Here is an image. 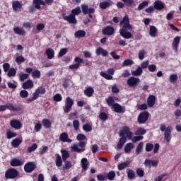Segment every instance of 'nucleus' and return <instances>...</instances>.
<instances>
[{"mask_svg":"<svg viewBox=\"0 0 181 181\" xmlns=\"http://www.w3.org/2000/svg\"><path fill=\"white\" fill-rule=\"evenodd\" d=\"M149 119V112L148 111H144L140 112L137 118V122L139 124H145Z\"/></svg>","mask_w":181,"mask_h":181,"instance_id":"nucleus-9","label":"nucleus"},{"mask_svg":"<svg viewBox=\"0 0 181 181\" xmlns=\"http://www.w3.org/2000/svg\"><path fill=\"white\" fill-rule=\"evenodd\" d=\"M95 54H97V56H100L102 55L103 57H107V56H108V51L104 49L103 47H99L96 51H95Z\"/></svg>","mask_w":181,"mask_h":181,"instance_id":"nucleus-22","label":"nucleus"},{"mask_svg":"<svg viewBox=\"0 0 181 181\" xmlns=\"http://www.w3.org/2000/svg\"><path fill=\"white\" fill-rule=\"evenodd\" d=\"M86 141H79L78 143V146H77V144H74L73 146H71V149L74 151V152H77L78 153H81V152H84V151H86Z\"/></svg>","mask_w":181,"mask_h":181,"instance_id":"nucleus-8","label":"nucleus"},{"mask_svg":"<svg viewBox=\"0 0 181 181\" xmlns=\"http://www.w3.org/2000/svg\"><path fill=\"white\" fill-rule=\"evenodd\" d=\"M74 104V101H73L70 98V97L66 98V100L65 102V107H64V111L66 114H69V112L71 111V108Z\"/></svg>","mask_w":181,"mask_h":181,"instance_id":"nucleus-10","label":"nucleus"},{"mask_svg":"<svg viewBox=\"0 0 181 181\" xmlns=\"http://www.w3.org/2000/svg\"><path fill=\"white\" fill-rule=\"evenodd\" d=\"M42 125L46 129H49L52 128V122L49 119H43Z\"/></svg>","mask_w":181,"mask_h":181,"instance_id":"nucleus-30","label":"nucleus"},{"mask_svg":"<svg viewBox=\"0 0 181 181\" xmlns=\"http://www.w3.org/2000/svg\"><path fill=\"white\" fill-rule=\"evenodd\" d=\"M36 169V164L33 162H28L24 165V170L25 173H32Z\"/></svg>","mask_w":181,"mask_h":181,"instance_id":"nucleus-12","label":"nucleus"},{"mask_svg":"<svg viewBox=\"0 0 181 181\" xmlns=\"http://www.w3.org/2000/svg\"><path fill=\"white\" fill-rule=\"evenodd\" d=\"M102 33L104 36H112L115 33V30L112 26L107 25L102 30Z\"/></svg>","mask_w":181,"mask_h":181,"instance_id":"nucleus-13","label":"nucleus"},{"mask_svg":"<svg viewBox=\"0 0 181 181\" xmlns=\"http://www.w3.org/2000/svg\"><path fill=\"white\" fill-rule=\"evenodd\" d=\"M149 5V2L147 1H144L142 3H141L138 6V11H142L145 6H148Z\"/></svg>","mask_w":181,"mask_h":181,"instance_id":"nucleus-56","label":"nucleus"},{"mask_svg":"<svg viewBox=\"0 0 181 181\" xmlns=\"http://www.w3.org/2000/svg\"><path fill=\"white\" fill-rule=\"evenodd\" d=\"M86 33L84 31V30H78V31H76L74 33L75 37L77 39H80L81 37H86Z\"/></svg>","mask_w":181,"mask_h":181,"instance_id":"nucleus-28","label":"nucleus"},{"mask_svg":"<svg viewBox=\"0 0 181 181\" xmlns=\"http://www.w3.org/2000/svg\"><path fill=\"white\" fill-rule=\"evenodd\" d=\"M127 177L128 179H130V180H132V179H135V171H134L132 169H128Z\"/></svg>","mask_w":181,"mask_h":181,"instance_id":"nucleus-41","label":"nucleus"},{"mask_svg":"<svg viewBox=\"0 0 181 181\" xmlns=\"http://www.w3.org/2000/svg\"><path fill=\"white\" fill-rule=\"evenodd\" d=\"M84 94L86 95V97H93L94 94V88H93L91 86H88L86 88V89H85Z\"/></svg>","mask_w":181,"mask_h":181,"instance_id":"nucleus-26","label":"nucleus"},{"mask_svg":"<svg viewBox=\"0 0 181 181\" xmlns=\"http://www.w3.org/2000/svg\"><path fill=\"white\" fill-rule=\"evenodd\" d=\"M33 4L36 9H40V0H33Z\"/></svg>","mask_w":181,"mask_h":181,"instance_id":"nucleus-64","label":"nucleus"},{"mask_svg":"<svg viewBox=\"0 0 181 181\" xmlns=\"http://www.w3.org/2000/svg\"><path fill=\"white\" fill-rule=\"evenodd\" d=\"M115 178V171H110L106 175V179L108 180L112 181Z\"/></svg>","mask_w":181,"mask_h":181,"instance_id":"nucleus-43","label":"nucleus"},{"mask_svg":"<svg viewBox=\"0 0 181 181\" xmlns=\"http://www.w3.org/2000/svg\"><path fill=\"white\" fill-rule=\"evenodd\" d=\"M24 163H25V160L18 159V158H13L10 162L11 166H13V168L18 167V166H22Z\"/></svg>","mask_w":181,"mask_h":181,"instance_id":"nucleus-14","label":"nucleus"},{"mask_svg":"<svg viewBox=\"0 0 181 181\" xmlns=\"http://www.w3.org/2000/svg\"><path fill=\"white\" fill-rule=\"evenodd\" d=\"M132 135H134V133L130 132L128 126L123 127L122 129L119 133L120 139L117 143L118 149L123 148L124 145H125V142H127V138H128V139H132Z\"/></svg>","mask_w":181,"mask_h":181,"instance_id":"nucleus-2","label":"nucleus"},{"mask_svg":"<svg viewBox=\"0 0 181 181\" xmlns=\"http://www.w3.org/2000/svg\"><path fill=\"white\" fill-rule=\"evenodd\" d=\"M142 148H144V143L140 142L138 144V146H136V155H139V153H141V152H142Z\"/></svg>","mask_w":181,"mask_h":181,"instance_id":"nucleus-53","label":"nucleus"},{"mask_svg":"<svg viewBox=\"0 0 181 181\" xmlns=\"http://www.w3.org/2000/svg\"><path fill=\"white\" fill-rule=\"evenodd\" d=\"M136 173L139 177H144L145 176V171L142 168H137L136 170Z\"/></svg>","mask_w":181,"mask_h":181,"instance_id":"nucleus-50","label":"nucleus"},{"mask_svg":"<svg viewBox=\"0 0 181 181\" xmlns=\"http://www.w3.org/2000/svg\"><path fill=\"white\" fill-rule=\"evenodd\" d=\"M18 176H19V171L13 168L8 169L5 173L6 179H16Z\"/></svg>","mask_w":181,"mask_h":181,"instance_id":"nucleus-6","label":"nucleus"},{"mask_svg":"<svg viewBox=\"0 0 181 181\" xmlns=\"http://www.w3.org/2000/svg\"><path fill=\"white\" fill-rule=\"evenodd\" d=\"M62 18L71 25H76L77 23V18L71 13L69 16H66V13H62Z\"/></svg>","mask_w":181,"mask_h":181,"instance_id":"nucleus-11","label":"nucleus"},{"mask_svg":"<svg viewBox=\"0 0 181 181\" xmlns=\"http://www.w3.org/2000/svg\"><path fill=\"white\" fill-rule=\"evenodd\" d=\"M56 166H57L58 168H60V166H62V165H63V160H62V156H60V155L57 154V159H56Z\"/></svg>","mask_w":181,"mask_h":181,"instance_id":"nucleus-46","label":"nucleus"},{"mask_svg":"<svg viewBox=\"0 0 181 181\" xmlns=\"http://www.w3.org/2000/svg\"><path fill=\"white\" fill-rule=\"evenodd\" d=\"M100 76L102 77H103L104 78H105L106 80H112V76H111L104 71L100 72Z\"/></svg>","mask_w":181,"mask_h":181,"instance_id":"nucleus-54","label":"nucleus"},{"mask_svg":"<svg viewBox=\"0 0 181 181\" xmlns=\"http://www.w3.org/2000/svg\"><path fill=\"white\" fill-rule=\"evenodd\" d=\"M40 71L39 70H34L32 73V76L35 77L36 78H40Z\"/></svg>","mask_w":181,"mask_h":181,"instance_id":"nucleus-62","label":"nucleus"},{"mask_svg":"<svg viewBox=\"0 0 181 181\" xmlns=\"http://www.w3.org/2000/svg\"><path fill=\"white\" fill-rule=\"evenodd\" d=\"M177 74H173L170 76V78H169V81L170 83H171L172 84H175L176 83V81H177Z\"/></svg>","mask_w":181,"mask_h":181,"instance_id":"nucleus-42","label":"nucleus"},{"mask_svg":"<svg viewBox=\"0 0 181 181\" xmlns=\"http://www.w3.org/2000/svg\"><path fill=\"white\" fill-rule=\"evenodd\" d=\"M6 136H7V139H11L12 138H15V136H18V134H16V132L8 131L6 132Z\"/></svg>","mask_w":181,"mask_h":181,"instance_id":"nucleus-49","label":"nucleus"},{"mask_svg":"<svg viewBox=\"0 0 181 181\" xmlns=\"http://www.w3.org/2000/svg\"><path fill=\"white\" fill-rule=\"evenodd\" d=\"M156 101V98L153 95H151L147 98V105L149 107V108H152L153 105H155V103Z\"/></svg>","mask_w":181,"mask_h":181,"instance_id":"nucleus-20","label":"nucleus"},{"mask_svg":"<svg viewBox=\"0 0 181 181\" xmlns=\"http://www.w3.org/2000/svg\"><path fill=\"white\" fill-rule=\"evenodd\" d=\"M45 54L47 56V59H49V60L54 57V50H53V49L52 48H47L45 50Z\"/></svg>","mask_w":181,"mask_h":181,"instance_id":"nucleus-29","label":"nucleus"},{"mask_svg":"<svg viewBox=\"0 0 181 181\" xmlns=\"http://www.w3.org/2000/svg\"><path fill=\"white\" fill-rule=\"evenodd\" d=\"M12 8L14 12H18V11L22 9V4L19 1H13L12 2Z\"/></svg>","mask_w":181,"mask_h":181,"instance_id":"nucleus-23","label":"nucleus"},{"mask_svg":"<svg viewBox=\"0 0 181 181\" xmlns=\"http://www.w3.org/2000/svg\"><path fill=\"white\" fill-rule=\"evenodd\" d=\"M40 94H46V88L41 86L37 88L35 93H33V97L30 98L27 100V103H32V101H35V100H37L39 98Z\"/></svg>","mask_w":181,"mask_h":181,"instance_id":"nucleus-5","label":"nucleus"},{"mask_svg":"<svg viewBox=\"0 0 181 181\" xmlns=\"http://www.w3.org/2000/svg\"><path fill=\"white\" fill-rule=\"evenodd\" d=\"M7 76L8 77H15V76H16V69H15V68H10Z\"/></svg>","mask_w":181,"mask_h":181,"instance_id":"nucleus-47","label":"nucleus"},{"mask_svg":"<svg viewBox=\"0 0 181 181\" xmlns=\"http://www.w3.org/2000/svg\"><path fill=\"white\" fill-rule=\"evenodd\" d=\"M119 24L123 25L122 28L119 30L120 36L124 39H131L132 37V34L128 30H132V25L129 23V17L125 16L122 21H120Z\"/></svg>","mask_w":181,"mask_h":181,"instance_id":"nucleus-1","label":"nucleus"},{"mask_svg":"<svg viewBox=\"0 0 181 181\" xmlns=\"http://www.w3.org/2000/svg\"><path fill=\"white\" fill-rule=\"evenodd\" d=\"M134 144L132 143L127 144L124 146V152H126V153H129V152H131V149H134Z\"/></svg>","mask_w":181,"mask_h":181,"instance_id":"nucleus-39","label":"nucleus"},{"mask_svg":"<svg viewBox=\"0 0 181 181\" xmlns=\"http://www.w3.org/2000/svg\"><path fill=\"white\" fill-rule=\"evenodd\" d=\"M83 131H86V132H90V131L93 130V127L90 124H85L83 125Z\"/></svg>","mask_w":181,"mask_h":181,"instance_id":"nucleus-51","label":"nucleus"},{"mask_svg":"<svg viewBox=\"0 0 181 181\" xmlns=\"http://www.w3.org/2000/svg\"><path fill=\"white\" fill-rule=\"evenodd\" d=\"M129 163H131V162L129 160H127L126 162L119 164L118 165L119 170H124V169H125L126 168H128V165H129Z\"/></svg>","mask_w":181,"mask_h":181,"instance_id":"nucleus-37","label":"nucleus"},{"mask_svg":"<svg viewBox=\"0 0 181 181\" xmlns=\"http://www.w3.org/2000/svg\"><path fill=\"white\" fill-rule=\"evenodd\" d=\"M59 141L62 142H69L71 144V142H73V140L71 139H69V134L66 132H63L59 136Z\"/></svg>","mask_w":181,"mask_h":181,"instance_id":"nucleus-19","label":"nucleus"},{"mask_svg":"<svg viewBox=\"0 0 181 181\" xmlns=\"http://www.w3.org/2000/svg\"><path fill=\"white\" fill-rule=\"evenodd\" d=\"M81 163L82 165L83 170H88L90 166V162H88V160L86 158H83L81 160Z\"/></svg>","mask_w":181,"mask_h":181,"instance_id":"nucleus-24","label":"nucleus"},{"mask_svg":"<svg viewBox=\"0 0 181 181\" xmlns=\"http://www.w3.org/2000/svg\"><path fill=\"white\" fill-rule=\"evenodd\" d=\"M106 103L109 107H113L115 105V100H114V98L112 96H110L106 99Z\"/></svg>","mask_w":181,"mask_h":181,"instance_id":"nucleus-35","label":"nucleus"},{"mask_svg":"<svg viewBox=\"0 0 181 181\" xmlns=\"http://www.w3.org/2000/svg\"><path fill=\"white\" fill-rule=\"evenodd\" d=\"M10 125L14 129H21L22 128V123L18 119L11 120Z\"/></svg>","mask_w":181,"mask_h":181,"instance_id":"nucleus-17","label":"nucleus"},{"mask_svg":"<svg viewBox=\"0 0 181 181\" xmlns=\"http://www.w3.org/2000/svg\"><path fill=\"white\" fill-rule=\"evenodd\" d=\"M158 163L159 162L158 160L146 159L144 161V165L146 168H158Z\"/></svg>","mask_w":181,"mask_h":181,"instance_id":"nucleus-15","label":"nucleus"},{"mask_svg":"<svg viewBox=\"0 0 181 181\" xmlns=\"http://www.w3.org/2000/svg\"><path fill=\"white\" fill-rule=\"evenodd\" d=\"M25 62V57H23L22 55H19L16 58V62L18 63V64H21V63H23Z\"/></svg>","mask_w":181,"mask_h":181,"instance_id":"nucleus-61","label":"nucleus"},{"mask_svg":"<svg viewBox=\"0 0 181 181\" xmlns=\"http://www.w3.org/2000/svg\"><path fill=\"white\" fill-rule=\"evenodd\" d=\"M81 13V8L80 6H77L76 8L71 10V14L74 16H78Z\"/></svg>","mask_w":181,"mask_h":181,"instance_id":"nucleus-34","label":"nucleus"},{"mask_svg":"<svg viewBox=\"0 0 181 181\" xmlns=\"http://www.w3.org/2000/svg\"><path fill=\"white\" fill-rule=\"evenodd\" d=\"M161 132H164V139L166 140V142L169 144L170 139H172V127H166V125L161 124L160 127Z\"/></svg>","mask_w":181,"mask_h":181,"instance_id":"nucleus-4","label":"nucleus"},{"mask_svg":"<svg viewBox=\"0 0 181 181\" xmlns=\"http://www.w3.org/2000/svg\"><path fill=\"white\" fill-rule=\"evenodd\" d=\"M81 8L82 9V13H83V15H88V12H90V8L86 4H82L81 6Z\"/></svg>","mask_w":181,"mask_h":181,"instance_id":"nucleus-45","label":"nucleus"},{"mask_svg":"<svg viewBox=\"0 0 181 181\" xmlns=\"http://www.w3.org/2000/svg\"><path fill=\"white\" fill-rule=\"evenodd\" d=\"M61 153H62V160L64 162H66V160H67V159L70 158V153L67 150H62Z\"/></svg>","mask_w":181,"mask_h":181,"instance_id":"nucleus-31","label":"nucleus"},{"mask_svg":"<svg viewBox=\"0 0 181 181\" xmlns=\"http://www.w3.org/2000/svg\"><path fill=\"white\" fill-rule=\"evenodd\" d=\"M158 33V29L156 27L153 25L150 26V32L149 35L151 36V37H156V34Z\"/></svg>","mask_w":181,"mask_h":181,"instance_id":"nucleus-33","label":"nucleus"},{"mask_svg":"<svg viewBox=\"0 0 181 181\" xmlns=\"http://www.w3.org/2000/svg\"><path fill=\"white\" fill-rule=\"evenodd\" d=\"M20 81H25L27 78H29V74L21 73L19 75Z\"/></svg>","mask_w":181,"mask_h":181,"instance_id":"nucleus-58","label":"nucleus"},{"mask_svg":"<svg viewBox=\"0 0 181 181\" xmlns=\"http://www.w3.org/2000/svg\"><path fill=\"white\" fill-rule=\"evenodd\" d=\"M110 5H111V3L108 1H103L100 3L99 6L100 9H107V8L110 7Z\"/></svg>","mask_w":181,"mask_h":181,"instance_id":"nucleus-44","label":"nucleus"},{"mask_svg":"<svg viewBox=\"0 0 181 181\" xmlns=\"http://www.w3.org/2000/svg\"><path fill=\"white\" fill-rule=\"evenodd\" d=\"M37 149V144H33L31 146L28 148L27 152L28 153H31V152H34V151H36Z\"/></svg>","mask_w":181,"mask_h":181,"instance_id":"nucleus-48","label":"nucleus"},{"mask_svg":"<svg viewBox=\"0 0 181 181\" xmlns=\"http://www.w3.org/2000/svg\"><path fill=\"white\" fill-rule=\"evenodd\" d=\"M142 73H144V69H142L141 66H138L136 70L132 71V76H134V77L142 76Z\"/></svg>","mask_w":181,"mask_h":181,"instance_id":"nucleus-27","label":"nucleus"},{"mask_svg":"<svg viewBox=\"0 0 181 181\" xmlns=\"http://www.w3.org/2000/svg\"><path fill=\"white\" fill-rule=\"evenodd\" d=\"M24 108L21 103L13 105L11 103H8L6 105H0V111H6V110H8L9 111H12V112H19L23 111Z\"/></svg>","mask_w":181,"mask_h":181,"instance_id":"nucleus-3","label":"nucleus"},{"mask_svg":"<svg viewBox=\"0 0 181 181\" xmlns=\"http://www.w3.org/2000/svg\"><path fill=\"white\" fill-rule=\"evenodd\" d=\"M139 83H141V80L139 78H136L135 76H131L127 81V86L132 88H136V87H138V86H139Z\"/></svg>","mask_w":181,"mask_h":181,"instance_id":"nucleus-7","label":"nucleus"},{"mask_svg":"<svg viewBox=\"0 0 181 181\" xmlns=\"http://www.w3.org/2000/svg\"><path fill=\"white\" fill-rule=\"evenodd\" d=\"M125 6H128L129 8H132V6H135V0H122Z\"/></svg>","mask_w":181,"mask_h":181,"instance_id":"nucleus-32","label":"nucleus"},{"mask_svg":"<svg viewBox=\"0 0 181 181\" xmlns=\"http://www.w3.org/2000/svg\"><path fill=\"white\" fill-rule=\"evenodd\" d=\"M22 144V141L19 138H16L11 141V145L13 148H18Z\"/></svg>","mask_w":181,"mask_h":181,"instance_id":"nucleus-40","label":"nucleus"},{"mask_svg":"<svg viewBox=\"0 0 181 181\" xmlns=\"http://www.w3.org/2000/svg\"><path fill=\"white\" fill-rule=\"evenodd\" d=\"M99 118H100V119L105 121V120L108 119V115H107V113H105L104 112H102L99 115Z\"/></svg>","mask_w":181,"mask_h":181,"instance_id":"nucleus-59","label":"nucleus"},{"mask_svg":"<svg viewBox=\"0 0 181 181\" xmlns=\"http://www.w3.org/2000/svg\"><path fill=\"white\" fill-rule=\"evenodd\" d=\"M153 8L156 11H162L165 9V4L160 0H156L153 4Z\"/></svg>","mask_w":181,"mask_h":181,"instance_id":"nucleus-18","label":"nucleus"},{"mask_svg":"<svg viewBox=\"0 0 181 181\" xmlns=\"http://www.w3.org/2000/svg\"><path fill=\"white\" fill-rule=\"evenodd\" d=\"M131 64H134V61L132 59H126L122 63V67H127V66H131Z\"/></svg>","mask_w":181,"mask_h":181,"instance_id":"nucleus-57","label":"nucleus"},{"mask_svg":"<svg viewBox=\"0 0 181 181\" xmlns=\"http://www.w3.org/2000/svg\"><path fill=\"white\" fill-rule=\"evenodd\" d=\"M112 108L117 114H124L126 111L124 106H121L119 103H115Z\"/></svg>","mask_w":181,"mask_h":181,"instance_id":"nucleus-16","label":"nucleus"},{"mask_svg":"<svg viewBox=\"0 0 181 181\" xmlns=\"http://www.w3.org/2000/svg\"><path fill=\"white\" fill-rule=\"evenodd\" d=\"M22 87L23 88H24V90H29V88H33V81H32V80L30 79H28L23 83Z\"/></svg>","mask_w":181,"mask_h":181,"instance_id":"nucleus-25","label":"nucleus"},{"mask_svg":"<svg viewBox=\"0 0 181 181\" xmlns=\"http://www.w3.org/2000/svg\"><path fill=\"white\" fill-rule=\"evenodd\" d=\"M76 139L79 141H86V135L83 134H79L77 135Z\"/></svg>","mask_w":181,"mask_h":181,"instance_id":"nucleus-63","label":"nucleus"},{"mask_svg":"<svg viewBox=\"0 0 181 181\" xmlns=\"http://www.w3.org/2000/svg\"><path fill=\"white\" fill-rule=\"evenodd\" d=\"M154 146L151 143H147L146 144V152H151V151H153Z\"/></svg>","mask_w":181,"mask_h":181,"instance_id":"nucleus-52","label":"nucleus"},{"mask_svg":"<svg viewBox=\"0 0 181 181\" xmlns=\"http://www.w3.org/2000/svg\"><path fill=\"white\" fill-rule=\"evenodd\" d=\"M135 135H139L140 136H142V135H145L146 134V129L139 127L135 132Z\"/></svg>","mask_w":181,"mask_h":181,"instance_id":"nucleus-38","label":"nucleus"},{"mask_svg":"<svg viewBox=\"0 0 181 181\" xmlns=\"http://www.w3.org/2000/svg\"><path fill=\"white\" fill-rule=\"evenodd\" d=\"M14 33L16 35H20V36H23L25 35V32L24 31L23 29H21L19 27H15L13 28Z\"/></svg>","mask_w":181,"mask_h":181,"instance_id":"nucleus-36","label":"nucleus"},{"mask_svg":"<svg viewBox=\"0 0 181 181\" xmlns=\"http://www.w3.org/2000/svg\"><path fill=\"white\" fill-rule=\"evenodd\" d=\"M28 95H29V92H28V90H22L20 91V97H21V98H26Z\"/></svg>","mask_w":181,"mask_h":181,"instance_id":"nucleus-60","label":"nucleus"},{"mask_svg":"<svg viewBox=\"0 0 181 181\" xmlns=\"http://www.w3.org/2000/svg\"><path fill=\"white\" fill-rule=\"evenodd\" d=\"M53 100L56 103H60V101L63 100V98L62 97V95H60L59 93H57L53 96Z\"/></svg>","mask_w":181,"mask_h":181,"instance_id":"nucleus-55","label":"nucleus"},{"mask_svg":"<svg viewBox=\"0 0 181 181\" xmlns=\"http://www.w3.org/2000/svg\"><path fill=\"white\" fill-rule=\"evenodd\" d=\"M179 43H180V37L177 36L174 38V40L173 42V49L175 52V53H177V49L179 47Z\"/></svg>","mask_w":181,"mask_h":181,"instance_id":"nucleus-21","label":"nucleus"}]
</instances>
